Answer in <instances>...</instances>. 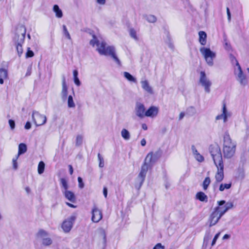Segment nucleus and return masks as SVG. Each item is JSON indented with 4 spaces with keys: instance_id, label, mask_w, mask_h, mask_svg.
Here are the masks:
<instances>
[{
    "instance_id": "52",
    "label": "nucleus",
    "mask_w": 249,
    "mask_h": 249,
    "mask_svg": "<svg viewBox=\"0 0 249 249\" xmlns=\"http://www.w3.org/2000/svg\"><path fill=\"white\" fill-rule=\"evenodd\" d=\"M153 249H164V247L161 243H158Z\"/></svg>"
},
{
    "instance_id": "32",
    "label": "nucleus",
    "mask_w": 249,
    "mask_h": 249,
    "mask_svg": "<svg viewBox=\"0 0 249 249\" xmlns=\"http://www.w3.org/2000/svg\"><path fill=\"white\" fill-rule=\"evenodd\" d=\"M124 76L129 81L133 82L134 83H136L137 82L136 79L128 72H124Z\"/></svg>"
},
{
    "instance_id": "63",
    "label": "nucleus",
    "mask_w": 249,
    "mask_h": 249,
    "mask_svg": "<svg viewBox=\"0 0 249 249\" xmlns=\"http://www.w3.org/2000/svg\"><path fill=\"white\" fill-rule=\"evenodd\" d=\"M185 116L184 112H181L179 115V120H182Z\"/></svg>"
},
{
    "instance_id": "13",
    "label": "nucleus",
    "mask_w": 249,
    "mask_h": 249,
    "mask_svg": "<svg viewBox=\"0 0 249 249\" xmlns=\"http://www.w3.org/2000/svg\"><path fill=\"white\" fill-rule=\"evenodd\" d=\"M102 217L101 211L94 205L92 209V221L93 222L97 223L102 219Z\"/></svg>"
},
{
    "instance_id": "26",
    "label": "nucleus",
    "mask_w": 249,
    "mask_h": 249,
    "mask_svg": "<svg viewBox=\"0 0 249 249\" xmlns=\"http://www.w3.org/2000/svg\"><path fill=\"white\" fill-rule=\"evenodd\" d=\"M53 11L55 14V16L57 18H61L63 17V13L62 10L59 8V6L55 4L53 7Z\"/></svg>"
},
{
    "instance_id": "3",
    "label": "nucleus",
    "mask_w": 249,
    "mask_h": 249,
    "mask_svg": "<svg viewBox=\"0 0 249 249\" xmlns=\"http://www.w3.org/2000/svg\"><path fill=\"white\" fill-rule=\"evenodd\" d=\"M161 154L162 152L160 150L154 153L149 152L145 158L142 165H145L147 169L151 168L161 157Z\"/></svg>"
},
{
    "instance_id": "64",
    "label": "nucleus",
    "mask_w": 249,
    "mask_h": 249,
    "mask_svg": "<svg viewBox=\"0 0 249 249\" xmlns=\"http://www.w3.org/2000/svg\"><path fill=\"white\" fill-rule=\"evenodd\" d=\"M69 172H70V174L71 175H72V173H73V168H72V166L71 165H69Z\"/></svg>"
},
{
    "instance_id": "51",
    "label": "nucleus",
    "mask_w": 249,
    "mask_h": 249,
    "mask_svg": "<svg viewBox=\"0 0 249 249\" xmlns=\"http://www.w3.org/2000/svg\"><path fill=\"white\" fill-rule=\"evenodd\" d=\"M8 122L11 129H14L15 127V121L11 119L9 120Z\"/></svg>"
},
{
    "instance_id": "20",
    "label": "nucleus",
    "mask_w": 249,
    "mask_h": 249,
    "mask_svg": "<svg viewBox=\"0 0 249 249\" xmlns=\"http://www.w3.org/2000/svg\"><path fill=\"white\" fill-rule=\"evenodd\" d=\"M62 193L68 200L73 203L75 202L76 198L73 192L70 191L66 190L62 192Z\"/></svg>"
},
{
    "instance_id": "60",
    "label": "nucleus",
    "mask_w": 249,
    "mask_h": 249,
    "mask_svg": "<svg viewBox=\"0 0 249 249\" xmlns=\"http://www.w3.org/2000/svg\"><path fill=\"white\" fill-rule=\"evenodd\" d=\"M78 72L77 70H74L73 71V78L78 77Z\"/></svg>"
},
{
    "instance_id": "53",
    "label": "nucleus",
    "mask_w": 249,
    "mask_h": 249,
    "mask_svg": "<svg viewBox=\"0 0 249 249\" xmlns=\"http://www.w3.org/2000/svg\"><path fill=\"white\" fill-rule=\"evenodd\" d=\"M74 83L77 86H79L81 85V82L78 77L73 78Z\"/></svg>"
},
{
    "instance_id": "19",
    "label": "nucleus",
    "mask_w": 249,
    "mask_h": 249,
    "mask_svg": "<svg viewBox=\"0 0 249 249\" xmlns=\"http://www.w3.org/2000/svg\"><path fill=\"white\" fill-rule=\"evenodd\" d=\"M68 95L67 87L66 83L65 77L64 76L63 77L62 80V89L61 91V96L63 100L65 101L66 100Z\"/></svg>"
},
{
    "instance_id": "59",
    "label": "nucleus",
    "mask_w": 249,
    "mask_h": 249,
    "mask_svg": "<svg viewBox=\"0 0 249 249\" xmlns=\"http://www.w3.org/2000/svg\"><path fill=\"white\" fill-rule=\"evenodd\" d=\"M103 194L106 198L107 197V187H105L103 189Z\"/></svg>"
},
{
    "instance_id": "11",
    "label": "nucleus",
    "mask_w": 249,
    "mask_h": 249,
    "mask_svg": "<svg viewBox=\"0 0 249 249\" xmlns=\"http://www.w3.org/2000/svg\"><path fill=\"white\" fill-rule=\"evenodd\" d=\"M235 74L237 75V80L242 86H245L247 84V80L245 75L243 73L240 66L237 68V71L235 70Z\"/></svg>"
},
{
    "instance_id": "61",
    "label": "nucleus",
    "mask_w": 249,
    "mask_h": 249,
    "mask_svg": "<svg viewBox=\"0 0 249 249\" xmlns=\"http://www.w3.org/2000/svg\"><path fill=\"white\" fill-rule=\"evenodd\" d=\"M97 2L102 5H104L106 3V0H97Z\"/></svg>"
},
{
    "instance_id": "30",
    "label": "nucleus",
    "mask_w": 249,
    "mask_h": 249,
    "mask_svg": "<svg viewBox=\"0 0 249 249\" xmlns=\"http://www.w3.org/2000/svg\"><path fill=\"white\" fill-rule=\"evenodd\" d=\"M212 238V235L211 234V230L210 229H209L206 231L204 237V240H203V244H208L209 241L210 239Z\"/></svg>"
},
{
    "instance_id": "45",
    "label": "nucleus",
    "mask_w": 249,
    "mask_h": 249,
    "mask_svg": "<svg viewBox=\"0 0 249 249\" xmlns=\"http://www.w3.org/2000/svg\"><path fill=\"white\" fill-rule=\"evenodd\" d=\"M220 208H222V209H219V212L220 214L222 216L228 211V210L227 208L225 207V206L223 207L220 206Z\"/></svg>"
},
{
    "instance_id": "44",
    "label": "nucleus",
    "mask_w": 249,
    "mask_h": 249,
    "mask_svg": "<svg viewBox=\"0 0 249 249\" xmlns=\"http://www.w3.org/2000/svg\"><path fill=\"white\" fill-rule=\"evenodd\" d=\"M34 55V52L30 50V48H28L27 52L26 53V57L29 58V57H32Z\"/></svg>"
},
{
    "instance_id": "62",
    "label": "nucleus",
    "mask_w": 249,
    "mask_h": 249,
    "mask_svg": "<svg viewBox=\"0 0 249 249\" xmlns=\"http://www.w3.org/2000/svg\"><path fill=\"white\" fill-rule=\"evenodd\" d=\"M146 140L144 139H142L141 141V144L142 146H144L146 145Z\"/></svg>"
},
{
    "instance_id": "8",
    "label": "nucleus",
    "mask_w": 249,
    "mask_h": 249,
    "mask_svg": "<svg viewBox=\"0 0 249 249\" xmlns=\"http://www.w3.org/2000/svg\"><path fill=\"white\" fill-rule=\"evenodd\" d=\"M32 119L36 126H40L46 123V117L41 114L39 112L34 110L32 113Z\"/></svg>"
},
{
    "instance_id": "28",
    "label": "nucleus",
    "mask_w": 249,
    "mask_h": 249,
    "mask_svg": "<svg viewBox=\"0 0 249 249\" xmlns=\"http://www.w3.org/2000/svg\"><path fill=\"white\" fill-rule=\"evenodd\" d=\"M121 136L126 141H128L130 138V134L129 131L123 128L121 131Z\"/></svg>"
},
{
    "instance_id": "40",
    "label": "nucleus",
    "mask_w": 249,
    "mask_h": 249,
    "mask_svg": "<svg viewBox=\"0 0 249 249\" xmlns=\"http://www.w3.org/2000/svg\"><path fill=\"white\" fill-rule=\"evenodd\" d=\"M230 58L231 59V61L232 63V64H235L236 66H237V68H239V66H240L238 61L237 60V59H236V58L234 57V56L233 55H232V54H231L230 55Z\"/></svg>"
},
{
    "instance_id": "57",
    "label": "nucleus",
    "mask_w": 249,
    "mask_h": 249,
    "mask_svg": "<svg viewBox=\"0 0 249 249\" xmlns=\"http://www.w3.org/2000/svg\"><path fill=\"white\" fill-rule=\"evenodd\" d=\"M192 149L193 150V152L195 156L197 154V153H199L194 145L192 146Z\"/></svg>"
},
{
    "instance_id": "47",
    "label": "nucleus",
    "mask_w": 249,
    "mask_h": 249,
    "mask_svg": "<svg viewBox=\"0 0 249 249\" xmlns=\"http://www.w3.org/2000/svg\"><path fill=\"white\" fill-rule=\"evenodd\" d=\"M18 158V156H17L16 158L13 159V165L14 169L16 170L18 168V163L17 160Z\"/></svg>"
},
{
    "instance_id": "38",
    "label": "nucleus",
    "mask_w": 249,
    "mask_h": 249,
    "mask_svg": "<svg viewBox=\"0 0 249 249\" xmlns=\"http://www.w3.org/2000/svg\"><path fill=\"white\" fill-rule=\"evenodd\" d=\"M68 106L69 107H75V103L73 102V98L71 95H69L68 100Z\"/></svg>"
},
{
    "instance_id": "50",
    "label": "nucleus",
    "mask_w": 249,
    "mask_h": 249,
    "mask_svg": "<svg viewBox=\"0 0 249 249\" xmlns=\"http://www.w3.org/2000/svg\"><path fill=\"white\" fill-rule=\"evenodd\" d=\"M220 235V232H218L215 234L214 236L212 243V246H213L216 243V241L217 239L219 238V236Z\"/></svg>"
},
{
    "instance_id": "14",
    "label": "nucleus",
    "mask_w": 249,
    "mask_h": 249,
    "mask_svg": "<svg viewBox=\"0 0 249 249\" xmlns=\"http://www.w3.org/2000/svg\"><path fill=\"white\" fill-rule=\"evenodd\" d=\"M136 114L140 118H143L145 116V108L143 104L138 102L135 107Z\"/></svg>"
},
{
    "instance_id": "5",
    "label": "nucleus",
    "mask_w": 249,
    "mask_h": 249,
    "mask_svg": "<svg viewBox=\"0 0 249 249\" xmlns=\"http://www.w3.org/2000/svg\"><path fill=\"white\" fill-rule=\"evenodd\" d=\"M200 52L204 57L208 65L210 66H213V60L216 56L215 53L212 52L210 48L205 47L201 48Z\"/></svg>"
},
{
    "instance_id": "46",
    "label": "nucleus",
    "mask_w": 249,
    "mask_h": 249,
    "mask_svg": "<svg viewBox=\"0 0 249 249\" xmlns=\"http://www.w3.org/2000/svg\"><path fill=\"white\" fill-rule=\"evenodd\" d=\"M195 157L196 159L199 162H202L204 160L203 157L199 153H197V154Z\"/></svg>"
},
{
    "instance_id": "24",
    "label": "nucleus",
    "mask_w": 249,
    "mask_h": 249,
    "mask_svg": "<svg viewBox=\"0 0 249 249\" xmlns=\"http://www.w3.org/2000/svg\"><path fill=\"white\" fill-rule=\"evenodd\" d=\"M8 77L7 71L4 69H0V84H3L4 83V79Z\"/></svg>"
},
{
    "instance_id": "33",
    "label": "nucleus",
    "mask_w": 249,
    "mask_h": 249,
    "mask_svg": "<svg viewBox=\"0 0 249 249\" xmlns=\"http://www.w3.org/2000/svg\"><path fill=\"white\" fill-rule=\"evenodd\" d=\"M145 19L150 23H155L157 21V18L152 15H146L145 16Z\"/></svg>"
},
{
    "instance_id": "17",
    "label": "nucleus",
    "mask_w": 249,
    "mask_h": 249,
    "mask_svg": "<svg viewBox=\"0 0 249 249\" xmlns=\"http://www.w3.org/2000/svg\"><path fill=\"white\" fill-rule=\"evenodd\" d=\"M231 146L236 147V144L231 140L229 134H225L224 136L223 147Z\"/></svg>"
},
{
    "instance_id": "41",
    "label": "nucleus",
    "mask_w": 249,
    "mask_h": 249,
    "mask_svg": "<svg viewBox=\"0 0 249 249\" xmlns=\"http://www.w3.org/2000/svg\"><path fill=\"white\" fill-rule=\"evenodd\" d=\"M63 32L64 35L67 38H68L69 39H71V36L67 29L66 25H63Z\"/></svg>"
},
{
    "instance_id": "25",
    "label": "nucleus",
    "mask_w": 249,
    "mask_h": 249,
    "mask_svg": "<svg viewBox=\"0 0 249 249\" xmlns=\"http://www.w3.org/2000/svg\"><path fill=\"white\" fill-rule=\"evenodd\" d=\"M217 203L219 205L218 207L221 206L225 204V207L227 208L228 210L231 209L233 207V202H228L227 203H226V201L225 200L219 201L217 202Z\"/></svg>"
},
{
    "instance_id": "27",
    "label": "nucleus",
    "mask_w": 249,
    "mask_h": 249,
    "mask_svg": "<svg viewBox=\"0 0 249 249\" xmlns=\"http://www.w3.org/2000/svg\"><path fill=\"white\" fill-rule=\"evenodd\" d=\"M196 197L201 201L207 202L208 201L207 196L202 192L197 193L196 195Z\"/></svg>"
},
{
    "instance_id": "39",
    "label": "nucleus",
    "mask_w": 249,
    "mask_h": 249,
    "mask_svg": "<svg viewBox=\"0 0 249 249\" xmlns=\"http://www.w3.org/2000/svg\"><path fill=\"white\" fill-rule=\"evenodd\" d=\"M129 34L131 37L134 38L136 40H138V38L137 36V33L135 30L133 28H130L129 30Z\"/></svg>"
},
{
    "instance_id": "7",
    "label": "nucleus",
    "mask_w": 249,
    "mask_h": 249,
    "mask_svg": "<svg viewBox=\"0 0 249 249\" xmlns=\"http://www.w3.org/2000/svg\"><path fill=\"white\" fill-rule=\"evenodd\" d=\"M148 169L145 165H142L140 172L136 179L135 187L138 190L140 189L144 180Z\"/></svg>"
},
{
    "instance_id": "42",
    "label": "nucleus",
    "mask_w": 249,
    "mask_h": 249,
    "mask_svg": "<svg viewBox=\"0 0 249 249\" xmlns=\"http://www.w3.org/2000/svg\"><path fill=\"white\" fill-rule=\"evenodd\" d=\"M98 159L99 161V166L100 168H102L104 166V160L103 157L100 155V154H98Z\"/></svg>"
},
{
    "instance_id": "15",
    "label": "nucleus",
    "mask_w": 249,
    "mask_h": 249,
    "mask_svg": "<svg viewBox=\"0 0 249 249\" xmlns=\"http://www.w3.org/2000/svg\"><path fill=\"white\" fill-rule=\"evenodd\" d=\"M236 150V147H223V153L224 157L227 159L231 158L234 155Z\"/></svg>"
},
{
    "instance_id": "36",
    "label": "nucleus",
    "mask_w": 249,
    "mask_h": 249,
    "mask_svg": "<svg viewBox=\"0 0 249 249\" xmlns=\"http://www.w3.org/2000/svg\"><path fill=\"white\" fill-rule=\"evenodd\" d=\"M23 43H18V44H15L16 46L17 51L19 56H20L23 53V49L22 46Z\"/></svg>"
},
{
    "instance_id": "31",
    "label": "nucleus",
    "mask_w": 249,
    "mask_h": 249,
    "mask_svg": "<svg viewBox=\"0 0 249 249\" xmlns=\"http://www.w3.org/2000/svg\"><path fill=\"white\" fill-rule=\"evenodd\" d=\"M60 183L62 187V192L68 190L69 186L66 179L62 178L60 179Z\"/></svg>"
},
{
    "instance_id": "56",
    "label": "nucleus",
    "mask_w": 249,
    "mask_h": 249,
    "mask_svg": "<svg viewBox=\"0 0 249 249\" xmlns=\"http://www.w3.org/2000/svg\"><path fill=\"white\" fill-rule=\"evenodd\" d=\"M26 129H29L31 127V124L29 122H27L24 126Z\"/></svg>"
},
{
    "instance_id": "54",
    "label": "nucleus",
    "mask_w": 249,
    "mask_h": 249,
    "mask_svg": "<svg viewBox=\"0 0 249 249\" xmlns=\"http://www.w3.org/2000/svg\"><path fill=\"white\" fill-rule=\"evenodd\" d=\"M224 48L226 50H228V51H229L231 49V45L227 42H225V43Z\"/></svg>"
},
{
    "instance_id": "35",
    "label": "nucleus",
    "mask_w": 249,
    "mask_h": 249,
    "mask_svg": "<svg viewBox=\"0 0 249 249\" xmlns=\"http://www.w3.org/2000/svg\"><path fill=\"white\" fill-rule=\"evenodd\" d=\"M231 183H225V184L221 183L220 185L219 190L220 191L222 192L225 189H230L231 187Z\"/></svg>"
},
{
    "instance_id": "18",
    "label": "nucleus",
    "mask_w": 249,
    "mask_h": 249,
    "mask_svg": "<svg viewBox=\"0 0 249 249\" xmlns=\"http://www.w3.org/2000/svg\"><path fill=\"white\" fill-rule=\"evenodd\" d=\"M231 116L230 113L228 112L226 105L224 104L222 107V113L216 116V120L223 119L224 122L225 123L227 121V119Z\"/></svg>"
},
{
    "instance_id": "12",
    "label": "nucleus",
    "mask_w": 249,
    "mask_h": 249,
    "mask_svg": "<svg viewBox=\"0 0 249 249\" xmlns=\"http://www.w3.org/2000/svg\"><path fill=\"white\" fill-rule=\"evenodd\" d=\"M75 219V217L71 216L63 222L62 225V228L65 232H68L71 231Z\"/></svg>"
},
{
    "instance_id": "16",
    "label": "nucleus",
    "mask_w": 249,
    "mask_h": 249,
    "mask_svg": "<svg viewBox=\"0 0 249 249\" xmlns=\"http://www.w3.org/2000/svg\"><path fill=\"white\" fill-rule=\"evenodd\" d=\"M159 108L156 106L150 107L145 112V116L154 118L159 113Z\"/></svg>"
},
{
    "instance_id": "29",
    "label": "nucleus",
    "mask_w": 249,
    "mask_h": 249,
    "mask_svg": "<svg viewBox=\"0 0 249 249\" xmlns=\"http://www.w3.org/2000/svg\"><path fill=\"white\" fill-rule=\"evenodd\" d=\"M27 151V146L24 143H20L18 145V152L17 156H19L20 155L24 154Z\"/></svg>"
},
{
    "instance_id": "10",
    "label": "nucleus",
    "mask_w": 249,
    "mask_h": 249,
    "mask_svg": "<svg viewBox=\"0 0 249 249\" xmlns=\"http://www.w3.org/2000/svg\"><path fill=\"white\" fill-rule=\"evenodd\" d=\"M37 236L42 239V243L44 246H50L53 243L51 238L48 237V233L43 230H40L37 233Z\"/></svg>"
},
{
    "instance_id": "58",
    "label": "nucleus",
    "mask_w": 249,
    "mask_h": 249,
    "mask_svg": "<svg viewBox=\"0 0 249 249\" xmlns=\"http://www.w3.org/2000/svg\"><path fill=\"white\" fill-rule=\"evenodd\" d=\"M31 70H32V68L31 67H28V69H27V72L26 73V76H29L31 75Z\"/></svg>"
},
{
    "instance_id": "6",
    "label": "nucleus",
    "mask_w": 249,
    "mask_h": 249,
    "mask_svg": "<svg viewBox=\"0 0 249 249\" xmlns=\"http://www.w3.org/2000/svg\"><path fill=\"white\" fill-rule=\"evenodd\" d=\"M199 83L201 86L204 88L206 92H210L212 83L207 76L205 72L204 71H201L200 72Z\"/></svg>"
},
{
    "instance_id": "2",
    "label": "nucleus",
    "mask_w": 249,
    "mask_h": 249,
    "mask_svg": "<svg viewBox=\"0 0 249 249\" xmlns=\"http://www.w3.org/2000/svg\"><path fill=\"white\" fill-rule=\"evenodd\" d=\"M90 44L92 46L96 45L97 51L101 55L110 56L119 66L121 65V61L116 55L114 47L107 46L104 41H100L94 35L93 36V38L90 41Z\"/></svg>"
},
{
    "instance_id": "1",
    "label": "nucleus",
    "mask_w": 249,
    "mask_h": 249,
    "mask_svg": "<svg viewBox=\"0 0 249 249\" xmlns=\"http://www.w3.org/2000/svg\"><path fill=\"white\" fill-rule=\"evenodd\" d=\"M209 151L217 168L215 175L216 182H220L224 178V164L220 147L218 145H211Z\"/></svg>"
},
{
    "instance_id": "49",
    "label": "nucleus",
    "mask_w": 249,
    "mask_h": 249,
    "mask_svg": "<svg viewBox=\"0 0 249 249\" xmlns=\"http://www.w3.org/2000/svg\"><path fill=\"white\" fill-rule=\"evenodd\" d=\"M78 186L80 188H83L84 187V183L83 182L82 178L81 177L78 178Z\"/></svg>"
},
{
    "instance_id": "9",
    "label": "nucleus",
    "mask_w": 249,
    "mask_h": 249,
    "mask_svg": "<svg viewBox=\"0 0 249 249\" xmlns=\"http://www.w3.org/2000/svg\"><path fill=\"white\" fill-rule=\"evenodd\" d=\"M219 209H222V208H220V207H215L213 212L210 215L209 219L210 222V227L215 225L222 217L219 212Z\"/></svg>"
},
{
    "instance_id": "48",
    "label": "nucleus",
    "mask_w": 249,
    "mask_h": 249,
    "mask_svg": "<svg viewBox=\"0 0 249 249\" xmlns=\"http://www.w3.org/2000/svg\"><path fill=\"white\" fill-rule=\"evenodd\" d=\"M187 111L188 113H189L190 115H193L195 113V108L193 107H190L189 108H187Z\"/></svg>"
},
{
    "instance_id": "55",
    "label": "nucleus",
    "mask_w": 249,
    "mask_h": 249,
    "mask_svg": "<svg viewBox=\"0 0 249 249\" xmlns=\"http://www.w3.org/2000/svg\"><path fill=\"white\" fill-rule=\"evenodd\" d=\"M226 10H227V13L228 20L229 21H231V13H230V9H229V8L228 7H227Z\"/></svg>"
},
{
    "instance_id": "4",
    "label": "nucleus",
    "mask_w": 249,
    "mask_h": 249,
    "mask_svg": "<svg viewBox=\"0 0 249 249\" xmlns=\"http://www.w3.org/2000/svg\"><path fill=\"white\" fill-rule=\"evenodd\" d=\"M26 29L24 26L18 25L16 29V33L13 38L14 44L24 43Z\"/></svg>"
},
{
    "instance_id": "21",
    "label": "nucleus",
    "mask_w": 249,
    "mask_h": 249,
    "mask_svg": "<svg viewBox=\"0 0 249 249\" xmlns=\"http://www.w3.org/2000/svg\"><path fill=\"white\" fill-rule=\"evenodd\" d=\"M199 36V42L201 45L204 46L206 45L207 42V34L206 33L202 31L198 32Z\"/></svg>"
},
{
    "instance_id": "37",
    "label": "nucleus",
    "mask_w": 249,
    "mask_h": 249,
    "mask_svg": "<svg viewBox=\"0 0 249 249\" xmlns=\"http://www.w3.org/2000/svg\"><path fill=\"white\" fill-rule=\"evenodd\" d=\"M211 183V179L210 177H206L203 182V188L204 190H206Z\"/></svg>"
},
{
    "instance_id": "43",
    "label": "nucleus",
    "mask_w": 249,
    "mask_h": 249,
    "mask_svg": "<svg viewBox=\"0 0 249 249\" xmlns=\"http://www.w3.org/2000/svg\"><path fill=\"white\" fill-rule=\"evenodd\" d=\"M83 142V137L81 135H78L76 137V145L80 146Z\"/></svg>"
},
{
    "instance_id": "34",
    "label": "nucleus",
    "mask_w": 249,
    "mask_h": 249,
    "mask_svg": "<svg viewBox=\"0 0 249 249\" xmlns=\"http://www.w3.org/2000/svg\"><path fill=\"white\" fill-rule=\"evenodd\" d=\"M45 168V163L41 161L39 162L37 167V171L39 174H41L44 172Z\"/></svg>"
},
{
    "instance_id": "22",
    "label": "nucleus",
    "mask_w": 249,
    "mask_h": 249,
    "mask_svg": "<svg viewBox=\"0 0 249 249\" xmlns=\"http://www.w3.org/2000/svg\"><path fill=\"white\" fill-rule=\"evenodd\" d=\"M142 88L147 92L152 94L153 90L152 88L149 86L148 82L147 80H142L141 81Z\"/></svg>"
},
{
    "instance_id": "23",
    "label": "nucleus",
    "mask_w": 249,
    "mask_h": 249,
    "mask_svg": "<svg viewBox=\"0 0 249 249\" xmlns=\"http://www.w3.org/2000/svg\"><path fill=\"white\" fill-rule=\"evenodd\" d=\"M99 233L100 240L103 244V248L104 249L106 248L107 244L106 233L105 231L103 229H101L99 231Z\"/></svg>"
}]
</instances>
